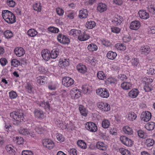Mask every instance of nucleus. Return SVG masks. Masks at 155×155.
<instances>
[{
  "instance_id": "obj_29",
  "label": "nucleus",
  "mask_w": 155,
  "mask_h": 155,
  "mask_svg": "<svg viewBox=\"0 0 155 155\" xmlns=\"http://www.w3.org/2000/svg\"><path fill=\"white\" fill-rule=\"evenodd\" d=\"M141 82L143 86V89L145 92H149L152 91V87L150 84L146 83L144 81H141Z\"/></svg>"
},
{
  "instance_id": "obj_62",
  "label": "nucleus",
  "mask_w": 155,
  "mask_h": 155,
  "mask_svg": "<svg viewBox=\"0 0 155 155\" xmlns=\"http://www.w3.org/2000/svg\"><path fill=\"white\" fill-rule=\"evenodd\" d=\"M56 137L58 140L60 142L64 141V138L61 134L59 133L57 134H56Z\"/></svg>"
},
{
  "instance_id": "obj_14",
  "label": "nucleus",
  "mask_w": 155,
  "mask_h": 155,
  "mask_svg": "<svg viewBox=\"0 0 155 155\" xmlns=\"http://www.w3.org/2000/svg\"><path fill=\"white\" fill-rule=\"evenodd\" d=\"M14 52L17 56L20 57L25 54V51L23 48L17 47L15 48Z\"/></svg>"
},
{
  "instance_id": "obj_31",
  "label": "nucleus",
  "mask_w": 155,
  "mask_h": 155,
  "mask_svg": "<svg viewBox=\"0 0 155 155\" xmlns=\"http://www.w3.org/2000/svg\"><path fill=\"white\" fill-rule=\"evenodd\" d=\"M145 128L148 130H152L155 127V123L150 122L147 123L145 125Z\"/></svg>"
},
{
  "instance_id": "obj_27",
  "label": "nucleus",
  "mask_w": 155,
  "mask_h": 155,
  "mask_svg": "<svg viewBox=\"0 0 155 155\" xmlns=\"http://www.w3.org/2000/svg\"><path fill=\"white\" fill-rule=\"evenodd\" d=\"M79 110L81 115L84 117L87 116L88 111L84 106L81 105H79Z\"/></svg>"
},
{
  "instance_id": "obj_2",
  "label": "nucleus",
  "mask_w": 155,
  "mask_h": 155,
  "mask_svg": "<svg viewBox=\"0 0 155 155\" xmlns=\"http://www.w3.org/2000/svg\"><path fill=\"white\" fill-rule=\"evenodd\" d=\"M11 117L15 120L13 122L14 124L18 125L20 122L24 120V117L22 113L13 112L10 114Z\"/></svg>"
},
{
  "instance_id": "obj_6",
  "label": "nucleus",
  "mask_w": 155,
  "mask_h": 155,
  "mask_svg": "<svg viewBox=\"0 0 155 155\" xmlns=\"http://www.w3.org/2000/svg\"><path fill=\"white\" fill-rule=\"evenodd\" d=\"M98 108L102 111L107 112L110 110V105L106 103L99 102L97 104Z\"/></svg>"
},
{
  "instance_id": "obj_21",
  "label": "nucleus",
  "mask_w": 155,
  "mask_h": 155,
  "mask_svg": "<svg viewBox=\"0 0 155 155\" xmlns=\"http://www.w3.org/2000/svg\"><path fill=\"white\" fill-rule=\"evenodd\" d=\"M90 37V36L84 31L82 33L81 32L78 36V40L81 41H85L88 39Z\"/></svg>"
},
{
  "instance_id": "obj_49",
  "label": "nucleus",
  "mask_w": 155,
  "mask_h": 155,
  "mask_svg": "<svg viewBox=\"0 0 155 155\" xmlns=\"http://www.w3.org/2000/svg\"><path fill=\"white\" fill-rule=\"evenodd\" d=\"M48 30L49 31L54 33H58L59 31L58 28L52 26L49 27L48 28Z\"/></svg>"
},
{
  "instance_id": "obj_30",
  "label": "nucleus",
  "mask_w": 155,
  "mask_h": 155,
  "mask_svg": "<svg viewBox=\"0 0 155 155\" xmlns=\"http://www.w3.org/2000/svg\"><path fill=\"white\" fill-rule=\"evenodd\" d=\"M117 56L116 52L112 51H109L107 54V57L109 59H114Z\"/></svg>"
},
{
  "instance_id": "obj_24",
  "label": "nucleus",
  "mask_w": 155,
  "mask_h": 155,
  "mask_svg": "<svg viewBox=\"0 0 155 155\" xmlns=\"http://www.w3.org/2000/svg\"><path fill=\"white\" fill-rule=\"evenodd\" d=\"M139 93V91L136 88H134L128 93V95L130 97L135 98L137 97Z\"/></svg>"
},
{
  "instance_id": "obj_20",
  "label": "nucleus",
  "mask_w": 155,
  "mask_h": 155,
  "mask_svg": "<svg viewBox=\"0 0 155 155\" xmlns=\"http://www.w3.org/2000/svg\"><path fill=\"white\" fill-rule=\"evenodd\" d=\"M132 84L129 82H124L120 84V87L124 90H128L132 88Z\"/></svg>"
},
{
  "instance_id": "obj_23",
  "label": "nucleus",
  "mask_w": 155,
  "mask_h": 155,
  "mask_svg": "<svg viewBox=\"0 0 155 155\" xmlns=\"http://www.w3.org/2000/svg\"><path fill=\"white\" fill-rule=\"evenodd\" d=\"M96 147L100 150L105 151L107 149V146L102 142L98 141L96 143Z\"/></svg>"
},
{
  "instance_id": "obj_51",
  "label": "nucleus",
  "mask_w": 155,
  "mask_h": 155,
  "mask_svg": "<svg viewBox=\"0 0 155 155\" xmlns=\"http://www.w3.org/2000/svg\"><path fill=\"white\" fill-rule=\"evenodd\" d=\"M101 44L107 47H109L111 45V42L107 39H103L101 41Z\"/></svg>"
},
{
  "instance_id": "obj_35",
  "label": "nucleus",
  "mask_w": 155,
  "mask_h": 155,
  "mask_svg": "<svg viewBox=\"0 0 155 155\" xmlns=\"http://www.w3.org/2000/svg\"><path fill=\"white\" fill-rule=\"evenodd\" d=\"M87 48L90 51H96L98 49L97 46L93 43L89 44L87 46Z\"/></svg>"
},
{
  "instance_id": "obj_58",
  "label": "nucleus",
  "mask_w": 155,
  "mask_h": 155,
  "mask_svg": "<svg viewBox=\"0 0 155 155\" xmlns=\"http://www.w3.org/2000/svg\"><path fill=\"white\" fill-rule=\"evenodd\" d=\"M9 93V97L12 99H15L17 97V94L15 92L11 91Z\"/></svg>"
},
{
  "instance_id": "obj_57",
  "label": "nucleus",
  "mask_w": 155,
  "mask_h": 155,
  "mask_svg": "<svg viewBox=\"0 0 155 155\" xmlns=\"http://www.w3.org/2000/svg\"><path fill=\"white\" fill-rule=\"evenodd\" d=\"M111 31L113 33L118 34L120 32L121 29L117 27H113L111 28Z\"/></svg>"
},
{
  "instance_id": "obj_37",
  "label": "nucleus",
  "mask_w": 155,
  "mask_h": 155,
  "mask_svg": "<svg viewBox=\"0 0 155 155\" xmlns=\"http://www.w3.org/2000/svg\"><path fill=\"white\" fill-rule=\"evenodd\" d=\"M155 142L153 139L149 138L146 139L145 142V144L147 147L152 146Z\"/></svg>"
},
{
  "instance_id": "obj_63",
  "label": "nucleus",
  "mask_w": 155,
  "mask_h": 155,
  "mask_svg": "<svg viewBox=\"0 0 155 155\" xmlns=\"http://www.w3.org/2000/svg\"><path fill=\"white\" fill-rule=\"evenodd\" d=\"M131 39V37L130 35H126L124 36L122 38L123 41L125 43H127L130 41Z\"/></svg>"
},
{
  "instance_id": "obj_18",
  "label": "nucleus",
  "mask_w": 155,
  "mask_h": 155,
  "mask_svg": "<svg viewBox=\"0 0 155 155\" xmlns=\"http://www.w3.org/2000/svg\"><path fill=\"white\" fill-rule=\"evenodd\" d=\"M138 14L140 18L143 19H147L150 17L149 13L144 10H139L138 12Z\"/></svg>"
},
{
  "instance_id": "obj_34",
  "label": "nucleus",
  "mask_w": 155,
  "mask_h": 155,
  "mask_svg": "<svg viewBox=\"0 0 155 155\" xmlns=\"http://www.w3.org/2000/svg\"><path fill=\"white\" fill-rule=\"evenodd\" d=\"M78 146L83 149H85L87 148L86 143L83 140H79L77 142Z\"/></svg>"
},
{
  "instance_id": "obj_36",
  "label": "nucleus",
  "mask_w": 155,
  "mask_h": 155,
  "mask_svg": "<svg viewBox=\"0 0 155 155\" xmlns=\"http://www.w3.org/2000/svg\"><path fill=\"white\" fill-rule=\"evenodd\" d=\"M123 130L125 134L129 135H131L133 134V131L132 128L127 126L124 127Z\"/></svg>"
},
{
  "instance_id": "obj_45",
  "label": "nucleus",
  "mask_w": 155,
  "mask_h": 155,
  "mask_svg": "<svg viewBox=\"0 0 155 155\" xmlns=\"http://www.w3.org/2000/svg\"><path fill=\"white\" fill-rule=\"evenodd\" d=\"M96 25V23L94 21H90L87 22L86 26L88 29H91L94 28Z\"/></svg>"
},
{
  "instance_id": "obj_48",
  "label": "nucleus",
  "mask_w": 155,
  "mask_h": 155,
  "mask_svg": "<svg viewBox=\"0 0 155 155\" xmlns=\"http://www.w3.org/2000/svg\"><path fill=\"white\" fill-rule=\"evenodd\" d=\"M119 151L122 155H131L130 152L128 150L123 148H120Z\"/></svg>"
},
{
  "instance_id": "obj_25",
  "label": "nucleus",
  "mask_w": 155,
  "mask_h": 155,
  "mask_svg": "<svg viewBox=\"0 0 155 155\" xmlns=\"http://www.w3.org/2000/svg\"><path fill=\"white\" fill-rule=\"evenodd\" d=\"M107 6L106 5L102 3H99L97 6V10L100 12H103L107 10Z\"/></svg>"
},
{
  "instance_id": "obj_43",
  "label": "nucleus",
  "mask_w": 155,
  "mask_h": 155,
  "mask_svg": "<svg viewBox=\"0 0 155 155\" xmlns=\"http://www.w3.org/2000/svg\"><path fill=\"white\" fill-rule=\"evenodd\" d=\"M33 8L34 10L38 12H40L41 10V6L40 3H37L34 4L33 5Z\"/></svg>"
},
{
  "instance_id": "obj_22",
  "label": "nucleus",
  "mask_w": 155,
  "mask_h": 155,
  "mask_svg": "<svg viewBox=\"0 0 155 155\" xmlns=\"http://www.w3.org/2000/svg\"><path fill=\"white\" fill-rule=\"evenodd\" d=\"M34 114L35 117L39 119H42L44 118V114L43 112L40 110H35Z\"/></svg>"
},
{
  "instance_id": "obj_1",
  "label": "nucleus",
  "mask_w": 155,
  "mask_h": 155,
  "mask_svg": "<svg viewBox=\"0 0 155 155\" xmlns=\"http://www.w3.org/2000/svg\"><path fill=\"white\" fill-rule=\"evenodd\" d=\"M2 15L5 21L9 24H12L16 22L14 14L8 10H4L2 12Z\"/></svg>"
},
{
  "instance_id": "obj_5",
  "label": "nucleus",
  "mask_w": 155,
  "mask_h": 155,
  "mask_svg": "<svg viewBox=\"0 0 155 155\" xmlns=\"http://www.w3.org/2000/svg\"><path fill=\"white\" fill-rule=\"evenodd\" d=\"M57 39L59 42L63 45H68L70 42L68 37L60 33L58 35Z\"/></svg>"
},
{
  "instance_id": "obj_64",
  "label": "nucleus",
  "mask_w": 155,
  "mask_h": 155,
  "mask_svg": "<svg viewBox=\"0 0 155 155\" xmlns=\"http://www.w3.org/2000/svg\"><path fill=\"white\" fill-rule=\"evenodd\" d=\"M22 155H33L32 151L30 150H24L22 152Z\"/></svg>"
},
{
  "instance_id": "obj_41",
  "label": "nucleus",
  "mask_w": 155,
  "mask_h": 155,
  "mask_svg": "<svg viewBox=\"0 0 155 155\" xmlns=\"http://www.w3.org/2000/svg\"><path fill=\"white\" fill-rule=\"evenodd\" d=\"M59 51L57 49H54L50 53L51 58L52 59L56 58L58 55Z\"/></svg>"
},
{
  "instance_id": "obj_3",
  "label": "nucleus",
  "mask_w": 155,
  "mask_h": 155,
  "mask_svg": "<svg viewBox=\"0 0 155 155\" xmlns=\"http://www.w3.org/2000/svg\"><path fill=\"white\" fill-rule=\"evenodd\" d=\"M96 93L101 97L107 98L109 96L108 90L104 88H101L97 89Z\"/></svg>"
},
{
  "instance_id": "obj_54",
  "label": "nucleus",
  "mask_w": 155,
  "mask_h": 155,
  "mask_svg": "<svg viewBox=\"0 0 155 155\" xmlns=\"http://www.w3.org/2000/svg\"><path fill=\"white\" fill-rule=\"evenodd\" d=\"M148 11L153 14L155 15V5H151L148 7Z\"/></svg>"
},
{
  "instance_id": "obj_13",
  "label": "nucleus",
  "mask_w": 155,
  "mask_h": 155,
  "mask_svg": "<svg viewBox=\"0 0 155 155\" xmlns=\"http://www.w3.org/2000/svg\"><path fill=\"white\" fill-rule=\"evenodd\" d=\"M26 91L28 93L32 94L34 93V88L32 84L27 82L25 86Z\"/></svg>"
},
{
  "instance_id": "obj_38",
  "label": "nucleus",
  "mask_w": 155,
  "mask_h": 155,
  "mask_svg": "<svg viewBox=\"0 0 155 155\" xmlns=\"http://www.w3.org/2000/svg\"><path fill=\"white\" fill-rule=\"evenodd\" d=\"M14 140V142L18 145L22 144L24 142L23 138L21 137H16Z\"/></svg>"
},
{
  "instance_id": "obj_32",
  "label": "nucleus",
  "mask_w": 155,
  "mask_h": 155,
  "mask_svg": "<svg viewBox=\"0 0 155 155\" xmlns=\"http://www.w3.org/2000/svg\"><path fill=\"white\" fill-rule=\"evenodd\" d=\"M110 122L108 120L104 119L101 122V126L104 129H107L109 127Z\"/></svg>"
},
{
  "instance_id": "obj_33",
  "label": "nucleus",
  "mask_w": 155,
  "mask_h": 155,
  "mask_svg": "<svg viewBox=\"0 0 155 155\" xmlns=\"http://www.w3.org/2000/svg\"><path fill=\"white\" fill-rule=\"evenodd\" d=\"M97 76L98 79L101 80H104L106 78V74L102 71H98Z\"/></svg>"
},
{
  "instance_id": "obj_42",
  "label": "nucleus",
  "mask_w": 155,
  "mask_h": 155,
  "mask_svg": "<svg viewBox=\"0 0 155 155\" xmlns=\"http://www.w3.org/2000/svg\"><path fill=\"white\" fill-rule=\"evenodd\" d=\"M136 117V115L134 112H130L128 114L127 119L130 121L135 120Z\"/></svg>"
},
{
  "instance_id": "obj_55",
  "label": "nucleus",
  "mask_w": 155,
  "mask_h": 155,
  "mask_svg": "<svg viewBox=\"0 0 155 155\" xmlns=\"http://www.w3.org/2000/svg\"><path fill=\"white\" fill-rule=\"evenodd\" d=\"M44 77L39 76L38 78L37 82L41 85L44 84L45 83V80L44 79Z\"/></svg>"
},
{
  "instance_id": "obj_56",
  "label": "nucleus",
  "mask_w": 155,
  "mask_h": 155,
  "mask_svg": "<svg viewBox=\"0 0 155 155\" xmlns=\"http://www.w3.org/2000/svg\"><path fill=\"white\" fill-rule=\"evenodd\" d=\"M108 82L111 84H115L117 83V80L114 77H109L108 78Z\"/></svg>"
},
{
  "instance_id": "obj_28",
  "label": "nucleus",
  "mask_w": 155,
  "mask_h": 155,
  "mask_svg": "<svg viewBox=\"0 0 155 155\" xmlns=\"http://www.w3.org/2000/svg\"><path fill=\"white\" fill-rule=\"evenodd\" d=\"M81 33V30L75 29H73L71 30L69 32V35L70 36H72L74 37H77L78 38Z\"/></svg>"
},
{
  "instance_id": "obj_19",
  "label": "nucleus",
  "mask_w": 155,
  "mask_h": 155,
  "mask_svg": "<svg viewBox=\"0 0 155 155\" xmlns=\"http://www.w3.org/2000/svg\"><path fill=\"white\" fill-rule=\"evenodd\" d=\"M139 63V60L137 58H133L129 62L130 66L134 68H136Z\"/></svg>"
},
{
  "instance_id": "obj_46",
  "label": "nucleus",
  "mask_w": 155,
  "mask_h": 155,
  "mask_svg": "<svg viewBox=\"0 0 155 155\" xmlns=\"http://www.w3.org/2000/svg\"><path fill=\"white\" fill-rule=\"evenodd\" d=\"M11 65L14 67H17L20 64V62L16 59H13L11 61Z\"/></svg>"
},
{
  "instance_id": "obj_7",
  "label": "nucleus",
  "mask_w": 155,
  "mask_h": 155,
  "mask_svg": "<svg viewBox=\"0 0 155 155\" xmlns=\"http://www.w3.org/2000/svg\"><path fill=\"white\" fill-rule=\"evenodd\" d=\"M62 82L64 86L68 87L73 84L74 81L71 78L65 77L63 78Z\"/></svg>"
},
{
  "instance_id": "obj_12",
  "label": "nucleus",
  "mask_w": 155,
  "mask_h": 155,
  "mask_svg": "<svg viewBox=\"0 0 155 155\" xmlns=\"http://www.w3.org/2000/svg\"><path fill=\"white\" fill-rule=\"evenodd\" d=\"M139 51L141 54L147 55L150 53V49L149 46L144 45L140 47Z\"/></svg>"
},
{
  "instance_id": "obj_61",
  "label": "nucleus",
  "mask_w": 155,
  "mask_h": 155,
  "mask_svg": "<svg viewBox=\"0 0 155 155\" xmlns=\"http://www.w3.org/2000/svg\"><path fill=\"white\" fill-rule=\"evenodd\" d=\"M7 63V60L5 58H2L0 59V64L2 66H5Z\"/></svg>"
},
{
  "instance_id": "obj_47",
  "label": "nucleus",
  "mask_w": 155,
  "mask_h": 155,
  "mask_svg": "<svg viewBox=\"0 0 155 155\" xmlns=\"http://www.w3.org/2000/svg\"><path fill=\"white\" fill-rule=\"evenodd\" d=\"M4 35L6 38H10L13 37V34L12 32L9 30H7L4 32Z\"/></svg>"
},
{
  "instance_id": "obj_11",
  "label": "nucleus",
  "mask_w": 155,
  "mask_h": 155,
  "mask_svg": "<svg viewBox=\"0 0 155 155\" xmlns=\"http://www.w3.org/2000/svg\"><path fill=\"white\" fill-rule=\"evenodd\" d=\"M140 22L138 21L135 20L130 23L129 28L131 30H137L140 28Z\"/></svg>"
},
{
  "instance_id": "obj_15",
  "label": "nucleus",
  "mask_w": 155,
  "mask_h": 155,
  "mask_svg": "<svg viewBox=\"0 0 155 155\" xmlns=\"http://www.w3.org/2000/svg\"><path fill=\"white\" fill-rule=\"evenodd\" d=\"M41 56L45 60L47 61L49 60L51 58L50 51L47 49L42 50L41 52Z\"/></svg>"
},
{
  "instance_id": "obj_60",
  "label": "nucleus",
  "mask_w": 155,
  "mask_h": 155,
  "mask_svg": "<svg viewBox=\"0 0 155 155\" xmlns=\"http://www.w3.org/2000/svg\"><path fill=\"white\" fill-rule=\"evenodd\" d=\"M56 12L57 14L59 16H62L64 13V10L60 8H57L56 9Z\"/></svg>"
},
{
  "instance_id": "obj_40",
  "label": "nucleus",
  "mask_w": 155,
  "mask_h": 155,
  "mask_svg": "<svg viewBox=\"0 0 155 155\" xmlns=\"http://www.w3.org/2000/svg\"><path fill=\"white\" fill-rule=\"evenodd\" d=\"M115 47L117 50L122 51H124L126 48L125 45L121 43H117Z\"/></svg>"
},
{
  "instance_id": "obj_26",
  "label": "nucleus",
  "mask_w": 155,
  "mask_h": 155,
  "mask_svg": "<svg viewBox=\"0 0 155 155\" xmlns=\"http://www.w3.org/2000/svg\"><path fill=\"white\" fill-rule=\"evenodd\" d=\"M88 15V12L87 10L85 9H82L80 11L78 16L80 18L82 19L86 18Z\"/></svg>"
},
{
  "instance_id": "obj_39",
  "label": "nucleus",
  "mask_w": 155,
  "mask_h": 155,
  "mask_svg": "<svg viewBox=\"0 0 155 155\" xmlns=\"http://www.w3.org/2000/svg\"><path fill=\"white\" fill-rule=\"evenodd\" d=\"M27 33L28 35L31 37H34L38 34V32L32 28L29 29Z\"/></svg>"
},
{
  "instance_id": "obj_4",
  "label": "nucleus",
  "mask_w": 155,
  "mask_h": 155,
  "mask_svg": "<svg viewBox=\"0 0 155 155\" xmlns=\"http://www.w3.org/2000/svg\"><path fill=\"white\" fill-rule=\"evenodd\" d=\"M85 127L87 130L91 132H95L97 130V127L96 124L92 122L86 123L85 124Z\"/></svg>"
},
{
  "instance_id": "obj_9",
  "label": "nucleus",
  "mask_w": 155,
  "mask_h": 155,
  "mask_svg": "<svg viewBox=\"0 0 155 155\" xmlns=\"http://www.w3.org/2000/svg\"><path fill=\"white\" fill-rule=\"evenodd\" d=\"M43 146L49 150H51L54 147L55 145L54 142L51 140L46 139L43 141Z\"/></svg>"
},
{
  "instance_id": "obj_53",
  "label": "nucleus",
  "mask_w": 155,
  "mask_h": 155,
  "mask_svg": "<svg viewBox=\"0 0 155 155\" xmlns=\"http://www.w3.org/2000/svg\"><path fill=\"white\" fill-rule=\"evenodd\" d=\"M29 130L26 128H21L19 130V133L24 135H27L29 134Z\"/></svg>"
},
{
  "instance_id": "obj_44",
  "label": "nucleus",
  "mask_w": 155,
  "mask_h": 155,
  "mask_svg": "<svg viewBox=\"0 0 155 155\" xmlns=\"http://www.w3.org/2000/svg\"><path fill=\"white\" fill-rule=\"evenodd\" d=\"M35 127V130L37 133L41 134L44 132L45 128L42 127L41 126H36Z\"/></svg>"
},
{
  "instance_id": "obj_8",
  "label": "nucleus",
  "mask_w": 155,
  "mask_h": 155,
  "mask_svg": "<svg viewBox=\"0 0 155 155\" xmlns=\"http://www.w3.org/2000/svg\"><path fill=\"white\" fill-rule=\"evenodd\" d=\"M120 140L122 143L127 147H131L133 144V141L125 136H121Z\"/></svg>"
},
{
  "instance_id": "obj_52",
  "label": "nucleus",
  "mask_w": 155,
  "mask_h": 155,
  "mask_svg": "<svg viewBox=\"0 0 155 155\" xmlns=\"http://www.w3.org/2000/svg\"><path fill=\"white\" fill-rule=\"evenodd\" d=\"M137 134L139 137L140 138H145L147 136L146 133L142 130L138 131Z\"/></svg>"
},
{
  "instance_id": "obj_50",
  "label": "nucleus",
  "mask_w": 155,
  "mask_h": 155,
  "mask_svg": "<svg viewBox=\"0 0 155 155\" xmlns=\"http://www.w3.org/2000/svg\"><path fill=\"white\" fill-rule=\"evenodd\" d=\"M6 4L9 7L14 8L16 5V3L13 0H7Z\"/></svg>"
},
{
  "instance_id": "obj_59",
  "label": "nucleus",
  "mask_w": 155,
  "mask_h": 155,
  "mask_svg": "<svg viewBox=\"0 0 155 155\" xmlns=\"http://www.w3.org/2000/svg\"><path fill=\"white\" fill-rule=\"evenodd\" d=\"M60 64L62 65L64 67L67 66L69 65V63L66 59H64L60 61Z\"/></svg>"
},
{
  "instance_id": "obj_16",
  "label": "nucleus",
  "mask_w": 155,
  "mask_h": 155,
  "mask_svg": "<svg viewBox=\"0 0 155 155\" xmlns=\"http://www.w3.org/2000/svg\"><path fill=\"white\" fill-rule=\"evenodd\" d=\"M123 21V18L120 16L117 15L113 18L112 21L113 24L115 25H119Z\"/></svg>"
},
{
  "instance_id": "obj_17",
  "label": "nucleus",
  "mask_w": 155,
  "mask_h": 155,
  "mask_svg": "<svg viewBox=\"0 0 155 155\" xmlns=\"http://www.w3.org/2000/svg\"><path fill=\"white\" fill-rule=\"evenodd\" d=\"M77 68L78 71L82 74H85L87 72V67L82 64H79L77 66Z\"/></svg>"
},
{
  "instance_id": "obj_10",
  "label": "nucleus",
  "mask_w": 155,
  "mask_h": 155,
  "mask_svg": "<svg viewBox=\"0 0 155 155\" xmlns=\"http://www.w3.org/2000/svg\"><path fill=\"white\" fill-rule=\"evenodd\" d=\"M151 116V113L147 111L143 112L141 115L142 120L145 122L149 121L150 120Z\"/></svg>"
}]
</instances>
